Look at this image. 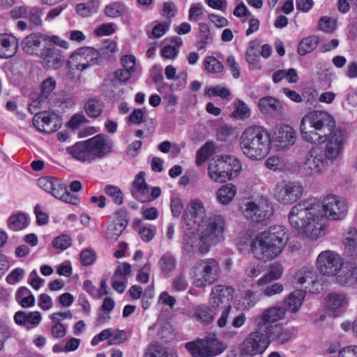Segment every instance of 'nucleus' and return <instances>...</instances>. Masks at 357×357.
Instances as JSON below:
<instances>
[{"label": "nucleus", "instance_id": "13d9d810", "mask_svg": "<svg viewBox=\"0 0 357 357\" xmlns=\"http://www.w3.org/2000/svg\"><path fill=\"white\" fill-rule=\"evenodd\" d=\"M72 244V239L68 235H61L53 241V246L60 250H66Z\"/></svg>", "mask_w": 357, "mask_h": 357}, {"label": "nucleus", "instance_id": "864d4df0", "mask_svg": "<svg viewBox=\"0 0 357 357\" xmlns=\"http://www.w3.org/2000/svg\"><path fill=\"white\" fill-rule=\"evenodd\" d=\"M206 94L208 96H219L222 99H227L230 96V91L225 86L217 85L208 88L206 91Z\"/></svg>", "mask_w": 357, "mask_h": 357}, {"label": "nucleus", "instance_id": "603ef678", "mask_svg": "<svg viewBox=\"0 0 357 357\" xmlns=\"http://www.w3.org/2000/svg\"><path fill=\"white\" fill-rule=\"evenodd\" d=\"M291 333L289 331L282 328L280 326H277L273 333L270 336L272 339L279 344H284L291 338Z\"/></svg>", "mask_w": 357, "mask_h": 357}, {"label": "nucleus", "instance_id": "7c9ffc66", "mask_svg": "<svg viewBox=\"0 0 357 357\" xmlns=\"http://www.w3.org/2000/svg\"><path fill=\"white\" fill-rule=\"evenodd\" d=\"M236 190V187L233 183L223 185L216 192L217 199L222 204L227 205L234 199Z\"/></svg>", "mask_w": 357, "mask_h": 357}, {"label": "nucleus", "instance_id": "f704fd0d", "mask_svg": "<svg viewBox=\"0 0 357 357\" xmlns=\"http://www.w3.org/2000/svg\"><path fill=\"white\" fill-rule=\"evenodd\" d=\"M128 225V220L126 218L117 219L112 225L107 229L106 234L107 238L114 241L122 234Z\"/></svg>", "mask_w": 357, "mask_h": 357}, {"label": "nucleus", "instance_id": "a878e982", "mask_svg": "<svg viewBox=\"0 0 357 357\" xmlns=\"http://www.w3.org/2000/svg\"><path fill=\"white\" fill-rule=\"evenodd\" d=\"M14 319L18 325L25 326L29 328L37 326L40 322L41 314L37 311L27 314L23 311H18L15 313Z\"/></svg>", "mask_w": 357, "mask_h": 357}, {"label": "nucleus", "instance_id": "6ab92c4d", "mask_svg": "<svg viewBox=\"0 0 357 357\" xmlns=\"http://www.w3.org/2000/svg\"><path fill=\"white\" fill-rule=\"evenodd\" d=\"M55 44L48 43L45 45L38 56L41 59V63L45 68L57 69L60 68L65 59L63 52L54 46ZM59 45V44H57Z\"/></svg>", "mask_w": 357, "mask_h": 357}, {"label": "nucleus", "instance_id": "0eeeda50", "mask_svg": "<svg viewBox=\"0 0 357 357\" xmlns=\"http://www.w3.org/2000/svg\"><path fill=\"white\" fill-rule=\"evenodd\" d=\"M194 283L197 287L211 285L218 280L221 275L220 262L214 258L200 259L194 267Z\"/></svg>", "mask_w": 357, "mask_h": 357}, {"label": "nucleus", "instance_id": "f8f14e48", "mask_svg": "<svg viewBox=\"0 0 357 357\" xmlns=\"http://www.w3.org/2000/svg\"><path fill=\"white\" fill-rule=\"evenodd\" d=\"M43 43H45L46 45L48 43H51L52 44H59L60 47H67V43L60 40L58 36H49L40 33H33L26 36L22 40V46L26 54L38 56L43 50Z\"/></svg>", "mask_w": 357, "mask_h": 357}, {"label": "nucleus", "instance_id": "79ce46f5", "mask_svg": "<svg viewBox=\"0 0 357 357\" xmlns=\"http://www.w3.org/2000/svg\"><path fill=\"white\" fill-rule=\"evenodd\" d=\"M27 225L26 216L19 213L17 214L11 215L8 220V227L13 231H19L24 229Z\"/></svg>", "mask_w": 357, "mask_h": 357}, {"label": "nucleus", "instance_id": "58836bf2", "mask_svg": "<svg viewBox=\"0 0 357 357\" xmlns=\"http://www.w3.org/2000/svg\"><path fill=\"white\" fill-rule=\"evenodd\" d=\"M195 314L198 321L203 324H208L214 319L215 312L207 307L199 306L195 309Z\"/></svg>", "mask_w": 357, "mask_h": 357}, {"label": "nucleus", "instance_id": "0e129e2a", "mask_svg": "<svg viewBox=\"0 0 357 357\" xmlns=\"http://www.w3.org/2000/svg\"><path fill=\"white\" fill-rule=\"evenodd\" d=\"M234 113L236 116L244 119L250 116V109L245 102L239 100Z\"/></svg>", "mask_w": 357, "mask_h": 357}, {"label": "nucleus", "instance_id": "09e8293b", "mask_svg": "<svg viewBox=\"0 0 357 357\" xmlns=\"http://www.w3.org/2000/svg\"><path fill=\"white\" fill-rule=\"evenodd\" d=\"M126 10V7L121 3L114 2L105 7V13L109 17H117Z\"/></svg>", "mask_w": 357, "mask_h": 357}, {"label": "nucleus", "instance_id": "4c0bfd02", "mask_svg": "<svg viewBox=\"0 0 357 357\" xmlns=\"http://www.w3.org/2000/svg\"><path fill=\"white\" fill-rule=\"evenodd\" d=\"M234 291V289L231 287L221 284L215 286L211 290L213 295L226 303H229L232 299Z\"/></svg>", "mask_w": 357, "mask_h": 357}, {"label": "nucleus", "instance_id": "a18cd8bd", "mask_svg": "<svg viewBox=\"0 0 357 357\" xmlns=\"http://www.w3.org/2000/svg\"><path fill=\"white\" fill-rule=\"evenodd\" d=\"M39 187L54 196V192L59 190L61 184L52 177H42L38 180Z\"/></svg>", "mask_w": 357, "mask_h": 357}, {"label": "nucleus", "instance_id": "4be33fe9", "mask_svg": "<svg viewBox=\"0 0 357 357\" xmlns=\"http://www.w3.org/2000/svg\"><path fill=\"white\" fill-rule=\"evenodd\" d=\"M57 117L46 112L36 113L33 119V125L40 131L54 132L56 130V121Z\"/></svg>", "mask_w": 357, "mask_h": 357}, {"label": "nucleus", "instance_id": "423d86ee", "mask_svg": "<svg viewBox=\"0 0 357 357\" xmlns=\"http://www.w3.org/2000/svg\"><path fill=\"white\" fill-rule=\"evenodd\" d=\"M241 169L242 165L240 160L231 155L220 156L211 160L208 168L210 178L220 183L238 176Z\"/></svg>", "mask_w": 357, "mask_h": 357}, {"label": "nucleus", "instance_id": "3c124183", "mask_svg": "<svg viewBox=\"0 0 357 357\" xmlns=\"http://www.w3.org/2000/svg\"><path fill=\"white\" fill-rule=\"evenodd\" d=\"M105 192L108 196L112 197L114 202L117 205H121L123 204V193L117 186L107 185L105 188Z\"/></svg>", "mask_w": 357, "mask_h": 357}, {"label": "nucleus", "instance_id": "c9c22d12", "mask_svg": "<svg viewBox=\"0 0 357 357\" xmlns=\"http://www.w3.org/2000/svg\"><path fill=\"white\" fill-rule=\"evenodd\" d=\"M319 43L317 36H310L303 38L298 45V52L300 55H305L313 51Z\"/></svg>", "mask_w": 357, "mask_h": 357}, {"label": "nucleus", "instance_id": "774afa93", "mask_svg": "<svg viewBox=\"0 0 357 357\" xmlns=\"http://www.w3.org/2000/svg\"><path fill=\"white\" fill-rule=\"evenodd\" d=\"M344 243L357 244V229L350 227L344 236Z\"/></svg>", "mask_w": 357, "mask_h": 357}, {"label": "nucleus", "instance_id": "bf43d9fd", "mask_svg": "<svg viewBox=\"0 0 357 357\" xmlns=\"http://www.w3.org/2000/svg\"><path fill=\"white\" fill-rule=\"evenodd\" d=\"M96 260V253L90 249L83 250L80 254V261L84 266H89Z\"/></svg>", "mask_w": 357, "mask_h": 357}, {"label": "nucleus", "instance_id": "9d476101", "mask_svg": "<svg viewBox=\"0 0 357 357\" xmlns=\"http://www.w3.org/2000/svg\"><path fill=\"white\" fill-rule=\"evenodd\" d=\"M328 163L324 158L323 148L314 146L306 154L302 166V174L305 177L314 178L321 174Z\"/></svg>", "mask_w": 357, "mask_h": 357}, {"label": "nucleus", "instance_id": "ddd939ff", "mask_svg": "<svg viewBox=\"0 0 357 357\" xmlns=\"http://www.w3.org/2000/svg\"><path fill=\"white\" fill-rule=\"evenodd\" d=\"M270 344V336L257 328L249 333L239 344L245 354L250 357L262 354Z\"/></svg>", "mask_w": 357, "mask_h": 357}, {"label": "nucleus", "instance_id": "8fccbe9b", "mask_svg": "<svg viewBox=\"0 0 357 357\" xmlns=\"http://www.w3.org/2000/svg\"><path fill=\"white\" fill-rule=\"evenodd\" d=\"M144 357H177L176 355L169 353L166 349L157 346L148 347L144 354Z\"/></svg>", "mask_w": 357, "mask_h": 357}, {"label": "nucleus", "instance_id": "052dcab7", "mask_svg": "<svg viewBox=\"0 0 357 357\" xmlns=\"http://www.w3.org/2000/svg\"><path fill=\"white\" fill-rule=\"evenodd\" d=\"M335 21L328 17H322L319 20L320 29L328 33L335 29Z\"/></svg>", "mask_w": 357, "mask_h": 357}, {"label": "nucleus", "instance_id": "e433bc0d", "mask_svg": "<svg viewBox=\"0 0 357 357\" xmlns=\"http://www.w3.org/2000/svg\"><path fill=\"white\" fill-rule=\"evenodd\" d=\"M326 307L330 310H336L343 307L347 303V297L344 294L333 293L326 298Z\"/></svg>", "mask_w": 357, "mask_h": 357}, {"label": "nucleus", "instance_id": "c756f323", "mask_svg": "<svg viewBox=\"0 0 357 357\" xmlns=\"http://www.w3.org/2000/svg\"><path fill=\"white\" fill-rule=\"evenodd\" d=\"M283 273V267L279 263H273L269 267L268 272L258 280V286H264L280 278Z\"/></svg>", "mask_w": 357, "mask_h": 357}, {"label": "nucleus", "instance_id": "a19ab883", "mask_svg": "<svg viewBox=\"0 0 357 357\" xmlns=\"http://www.w3.org/2000/svg\"><path fill=\"white\" fill-rule=\"evenodd\" d=\"M215 152V145L213 142H206L197 153L196 162L200 165L208 160Z\"/></svg>", "mask_w": 357, "mask_h": 357}, {"label": "nucleus", "instance_id": "e2e57ef3", "mask_svg": "<svg viewBox=\"0 0 357 357\" xmlns=\"http://www.w3.org/2000/svg\"><path fill=\"white\" fill-rule=\"evenodd\" d=\"M284 289L283 285L280 283L276 282L271 285L267 286L262 290L264 296L271 297L280 294Z\"/></svg>", "mask_w": 357, "mask_h": 357}, {"label": "nucleus", "instance_id": "bb28decb", "mask_svg": "<svg viewBox=\"0 0 357 357\" xmlns=\"http://www.w3.org/2000/svg\"><path fill=\"white\" fill-rule=\"evenodd\" d=\"M209 303L213 310L219 307L224 309L220 317L218 319L217 324L218 326L221 328L226 326L229 317V313L231 310L229 303H226V301L220 300L219 298L215 296V295H213L212 293H211Z\"/></svg>", "mask_w": 357, "mask_h": 357}, {"label": "nucleus", "instance_id": "20e7f679", "mask_svg": "<svg viewBox=\"0 0 357 357\" xmlns=\"http://www.w3.org/2000/svg\"><path fill=\"white\" fill-rule=\"evenodd\" d=\"M288 240V229L284 226L272 225L255 236L251 249L261 259L271 260L282 252Z\"/></svg>", "mask_w": 357, "mask_h": 357}, {"label": "nucleus", "instance_id": "2f4dec72", "mask_svg": "<svg viewBox=\"0 0 357 357\" xmlns=\"http://www.w3.org/2000/svg\"><path fill=\"white\" fill-rule=\"evenodd\" d=\"M336 275V280L341 285H353L357 282V273L353 267L341 268Z\"/></svg>", "mask_w": 357, "mask_h": 357}, {"label": "nucleus", "instance_id": "39448f33", "mask_svg": "<svg viewBox=\"0 0 357 357\" xmlns=\"http://www.w3.org/2000/svg\"><path fill=\"white\" fill-rule=\"evenodd\" d=\"M240 145L247 158L252 160H260L269 153L270 135L261 126H250L243 132L240 138Z\"/></svg>", "mask_w": 357, "mask_h": 357}, {"label": "nucleus", "instance_id": "412c9836", "mask_svg": "<svg viewBox=\"0 0 357 357\" xmlns=\"http://www.w3.org/2000/svg\"><path fill=\"white\" fill-rule=\"evenodd\" d=\"M296 138L294 129L288 125H283L275 132L274 141L280 149H287L294 144Z\"/></svg>", "mask_w": 357, "mask_h": 357}, {"label": "nucleus", "instance_id": "6e6552de", "mask_svg": "<svg viewBox=\"0 0 357 357\" xmlns=\"http://www.w3.org/2000/svg\"><path fill=\"white\" fill-rule=\"evenodd\" d=\"M185 347L192 357H214L222 354L227 344L215 335H210L187 343Z\"/></svg>", "mask_w": 357, "mask_h": 357}, {"label": "nucleus", "instance_id": "a211bd4d", "mask_svg": "<svg viewBox=\"0 0 357 357\" xmlns=\"http://www.w3.org/2000/svg\"><path fill=\"white\" fill-rule=\"evenodd\" d=\"M86 142H88L93 160L103 158L112 151L113 142L106 135H97L87 139Z\"/></svg>", "mask_w": 357, "mask_h": 357}, {"label": "nucleus", "instance_id": "de8ad7c7", "mask_svg": "<svg viewBox=\"0 0 357 357\" xmlns=\"http://www.w3.org/2000/svg\"><path fill=\"white\" fill-rule=\"evenodd\" d=\"M204 66L206 70L211 73H219L224 69L222 63L213 56L206 57Z\"/></svg>", "mask_w": 357, "mask_h": 357}, {"label": "nucleus", "instance_id": "4468645a", "mask_svg": "<svg viewBox=\"0 0 357 357\" xmlns=\"http://www.w3.org/2000/svg\"><path fill=\"white\" fill-rule=\"evenodd\" d=\"M321 205V213L324 211V215L330 220H342L348 211L347 202L333 195L326 196Z\"/></svg>", "mask_w": 357, "mask_h": 357}, {"label": "nucleus", "instance_id": "ea45409f", "mask_svg": "<svg viewBox=\"0 0 357 357\" xmlns=\"http://www.w3.org/2000/svg\"><path fill=\"white\" fill-rule=\"evenodd\" d=\"M160 270L163 273L167 274L172 271L176 268V259L170 253H166L162 256L159 261Z\"/></svg>", "mask_w": 357, "mask_h": 357}, {"label": "nucleus", "instance_id": "5fc2aeb1", "mask_svg": "<svg viewBox=\"0 0 357 357\" xmlns=\"http://www.w3.org/2000/svg\"><path fill=\"white\" fill-rule=\"evenodd\" d=\"M111 339L108 341L109 345L120 344L127 340L126 333L123 330H112Z\"/></svg>", "mask_w": 357, "mask_h": 357}, {"label": "nucleus", "instance_id": "49530a36", "mask_svg": "<svg viewBox=\"0 0 357 357\" xmlns=\"http://www.w3.org/2000/svg\"><path fill=\"white\" fill-rule=\"evenodd\" d=\"M85 111L90 117L96 118L102 112V103L97 100H90L85 105Z\"/></svg>", "mask_w": 357, "mask_h": 357}, {"label": "nucleus", "instance_id": "7ed1b4c3", "mask_svg": "<svg viewBox=\"0 0 357 357\" xmlns=\"http://www.w3.org/2000/svg\"><path fill=\"white\" fill-rule=\"evenodd\" d=\"M224 227L225 220L220 215H214L201 221L197 228L199 237L186 236L184 250L190 252L197 248L200 254H206L213 245L222 240Z\"/></svg>", "mask_w": 357, "mask_h": 357}, {"label": "nucleus", "instance_id": "5701e85b", "mask_svg": "<svg viewBox=\"0 0 357 357\" xmlns=\"http://www.w3.org/2000/svg\"><path fill=\"white\" fill-rule=\"evenodd\" d=\"M145 172H140L132 183V195L141 202H149V188L145 181Z\"/></svg>", "mask_w": 357, "mask_h": 357}, {"label": "nucleus", "instance_id": "72a5a7b5", "mask_svg": "<svg viewBox=\"0 0 357 357\" xmlns=\"http://www.w3.org/2000/svg\"><path fill=\"white\" fill-rule=\"evenodd\" d=\"M16 301L22 307H30L35 305V297L30 290L21 287L16 293Z\"/></svg>", "mask_w": 357, "mask_h": 357}, {"label": "nucleus", "instance_id": "393cba45", "mask_svg": "<svg viewBox=\"0 0 357 357\" xmlns=\"http://www.w3.org/2000/svg\"><path fill=\"white\" fill-rule=\"evenodd\" d=\"M67 152L75 160L91 162L93 158L86 140L75 144L67 149Z\"/></svg>", "mask_w": 357, "mask_h": 357}, {"label": "nucleus", "instance_id": "9b49d317", "mask_svg": "<svg viewBox=\"0 0 357 357\" xmlns=\"http://www.w3.org/2000/svg\"><path fill=\"white\" fill-rule=\"evenodd\" d=\"M284 309L280 306L271 307L254 317L257 328L271 336L278 325L274 323L284 317Z\"/></svg>", "mask_w": 357, "mask_h": 357}, {"label": "nucleus", "instance_id": "cd10ccee", "mask_svg": "<svg viewBox=\"0 0 357 357\" xmlns=\"http://www.w3.org/2000/svg\"><path fill=\"white\" fill-rule=\"evenodd\" d=\"M305 296V291L300 289L291 292L284 301V307H282L284 309V312L287 310L291 312H296L301 307Z\"/></svg>", "mask_w": 357, "mask_h": 357}, {"label": "nucleus", "instance_id": "1a4fd4ad", "mask_svg": "<svg viewBox=\"0 0 357 357\" xmlns=\"http://www.w3.org/2000/svg\"><path fill=\"white\" fill-rule=\"evenodd\" d=\"M43 8L38 6H21L15 7L10 12V17L14 19L24 18L27 20H20L17 23V27L21 31L27 29H33L42 26Z\"/></svg>", "mask_w": 357, "mask_h": 357}, {"label": "nucleus", "instance_id": "dca6fc26", "mask_svg": "<svg viewBox=\"0 0 357 357\" xmlns=\"http://www.w3.org/2000/svg\"><path fill=\"white\" fill-rule=\"evenodd\" d=\"M343 266L342 257L334 251L321 252L317 259V266L319 272L325 275H336Z\"/></svg>", "mask_w": 357, "mask_h": 357}, {"label": "nucleus", "instance_id": "4d7b16f0", "mask_svg": "<svg viewBox=\"0 0 357 357\" xmlns=\"http://www.w3.org/2000/svg\"><path fill=\"white\" fill-rule=\"evenodd\" d=\"M55 86L56 82L53 78L49 77L45 79L41 86V98H47L51 92L54 89Z\"/></svg>", "mask_w": 357, "mask_h": 357}, {"label": "nucleus", "instance_id": "f257e3e1", "mask_svg": "<svg viewBox=\"0 0 357 357\" xmlns=\"http://www.w3.org/2000/svg\"><path fill=\"white\" fill-rule=\"evenodd\" d=\"M300 130L301 137L307 142L314 144L326 142L323 151L328 163L341 153L344 132L336 129L335 121L330 113L321 110L308 112L301 119Z\"/></svg>", "mask_w": 357, "mask_h": 357}, {"label": "nucleus", "instance_id": "c03bdc74", "mask_svg": "<svg viewBox=\"0 0 357 357\" xmlns=\"http://www.w3.org/2000/svg\"><path fill=\"white\" fill-rule=\"evenodd\" d=\"M54 197L73 205L78 204L77 197L68 192L66 186H62L61 185L59 186V190L54 192Z\"/></svg>", "mask_w": 357, "mask_h": 357}, {"label": "nucleus", "instance_id": "f03ea898", "mask_svg": "<svg viewBox=\"0 0 357 357\" xmlns=\"http://www.w3.org/2000/svg\"><path fill=\"white\" fill-rule=\"evenodd\" d=\"M289 222L298 234L316 241L325 235L326 226L324 222L321 202L308 199L294 205L288 215Z\"/></svg>", "mask_w": 357, "mask_h": 357}, {"label": "nucleus", "instance_id": "6e6d98bb", "mask_svg": "<svg viewBox=\"0 0 357 357\" xmlns=\"http://www.w3.org/2000/svg\"><path fill=\"white\" fill-rule=\"evenodd\" d=\"M131 273V266L128 263H122L118 266L116 268L113 278H121L124 280L127 281V277L129 276Z\"/></svg>", "mask_w": 357, "mask_h": 357}, {"label": "nucleus", "instance_id": "aec40b11", "mask_svg": "<svg viewBox=\"0 0 357 357\" xmlns=\"http://www.w3.org/2000/svg\"><path fill=\"white\" fill-rule=\"evenodd\" d=\"M241 211L245 218L255 222L262 221L271 214V210L267 204H260L252 201L243 203Z\"/></svg>", "mask_w": 357, "mask_h": 357}, {"label": "nucleus", "instance_id": "473e14b6", "mask_svg": "<svg viewBox=\"0 0 357 357\" xmlns=\"http://www.w3.org/2000/svg\"><path fill=\"white\" fill-rule=\"evenodd\" d=\"M189 213L192 218H194L195 224L198 225L201 221L206 219L205 208L203 203L199 200H194L188 206Z\"/></svg>", "mask_w": 357, "mask_h": 357}, {"label": "nucleus", "instance_id": "2eb2a0df", "mask_svg": "<svg viewBox=\"0 0 357 357\" xmlns=\"http://www.w3.org/2000/svg\"><path fill=\"white\" fill-rule=\"evenodd\" d=\"M303 194L302 185L295 181H282L276 184L275 197L283 204H291L300 199Z\"/></svg>", "mask_w": 357, "mask_h": 357}, {"label": "nucleus", "instance_id": "680f3d73", "mask_svg": "<svg viewBox=\"0 0 357 357\" xmlns=\"http://www.w3.org/2000/svg\"><path fill=\"white\" fill-rule=\"evenodd\" d=\"M155 234V227H142L139 229V234L144 242H149L153 239Z\"/></svg>", "mask_w": 357, "mask_h": 357}, {"label": "nucleus", "instance_id": "b1692460", "mask_svg": "<svg viewBox=\"0 0 357 357\" xmlns=\"http://www.w3.org/2000/svg\"><path fill=\"white\" fill-rule=\"evenodd\" d=\"M18 47L17 39L8 34L0 35V58L8 59L13 56Z\"/></svg>", "mask_w": 357, "mask_h": 357}, {"label": "nucleus", "instance_id": "f3484780", "mask_svg": "<svg viewBox=\"0 0 357 357\" xmlns=\"http://www.w3.org/2000/svg\"><path fill=\"white\" fill-rule=\"evenodd\" d=\"M99 57L100 53L98 50L92 47L82 48L72 55L68 67L70 70L76 68L82 71L87 67L97 63Z\"/></svg>", "mask_w": 357, "mask_h": 357}, {"label": "nucleus", "instance_id": "37998d69", "mask_svg": "<svg viewBox=\"0 0 357 357\" xmlns=\"http://www.w3.org/2000/svg\"><path fill=\"white\" fill-rule=\"evenodd\" d=\"M265 166L273 172H283L287 168V163L281 157L271 156L266 160Z\"/></svg>", "mask_w": 357, "mask_h": 357}, {"label": "nucleus", "instance_id": "338daca9", "mask_svg": "<svg viewBox=\"0 0 357 357\" xmlns=\"http://www.w3.org/2000/svg\"><path fill=\"white\" fill-rule=\"evenodd\" d=\"M24 270L20 268H17L13 270L6 277V281L8 284H14L18 282L20 278L23 277Z\"/></svg>", "mask_w": 357, "mask_h": 357}, {"label": "nucleus", "instance_id": "c85d7f7f", "mask_svg": "<svg viewBox=\"0 0 357 357\" xmlns=\"http://www.w3.org/2000/svg\"><path fill=\"white\" fill-rule=\"evenodd\" d=\"M259 110L265 114L278 112L282 109L280 101L272 96H266L259 99L258 102Z\"/></svg>", "mask_w": 357, "mask_h": 357}, {"label": "nucleus", "instance_id": "69168bd1", "mask_svg": "<svg viewBox=\"0 0 357 357\" xmlns=\"http://www.w3.org/2000/svg\"><path fill=\"white\" fill-rule=\"evenodd\" d=\"M116 51V44L114 41H105L102 47V54L107 57H111Z\"/></svg>", "mask_w": 357, "mask_h": 357}]
</instances>
